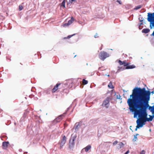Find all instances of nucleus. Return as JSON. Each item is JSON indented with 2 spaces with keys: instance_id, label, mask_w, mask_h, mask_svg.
I'll return each instance as SVG.
<instances>
[{
  "instance_id": "obj_1",
  "label": "nucleus",
  "mask_w": 154,
  "mask_h": 154,
  "mask_svg": "<svg viewBox=\"0 0 154 154\" xmlns=\"http://www.w3.org/2000/svg\"><path fill=\"white\" fill-rule=\"evenodd\" d=\"M150 92L146 90L145 88L136 87L132 90V94L127 100L129 107L146 110L150 106Z\"/></svg>"
},
{
  "instance_id": "obj_2",
  "label": "nucleus",
  "mask_w": 154,
  "mask_h": 154,
  "mask_svg": "<svg viewBox=\"0 0 154 154\" xmlns=\"http://www.w3.org/2000/svg\"><path fill=\"white\" fill-rule=\"evenodd\" d=\"M129 109L130 112L133 113L134 118L137 117L138 116L140 120L143 119H146V118H147L148 114L146 110L135 108L132 106L129 107Z\"/></svg>"
},
{
  "instance_id": "obj_3",
  "label": "nucleus",
  "mask_w": 154,
  "mask_h": 154,
  "mask_svg": "<svg viewBox=\"0 0 154 154\" xmlns=\"http://www.w3.org/2000/svg\"><path fill=\"white\" fill-rule=\"evenodd\" d=\"M125 62V61H122L120 60L118 61V63L119 64L121 65H123V66L120 67H118L119 68L117 72H118L119 71H122L125 69H133L135 67L134 65H129L128 63H126Z\"/></svg>"
},
{
  "instance_id": "obj_4",
  "label": "nucleus",
  "mask_w": 154,
  "mask_h": 154,
  "mask_svg": "<svg viewBox=\"0 0 154 154\" xmlns=\"http://www.w3.org/2000/svg\"><path fill=\"white\" fill-rule=\"evenodd\" d=\"M77 137L76 134H72L69 141V148L70 149L73 148L75 145L74 141Z\"/></svg>"
},
{
  "instance_id": "obj_5",
  "label": "nucleus",
  "mask_w": 154,
  "mask_h": 154,
  "mask_svg": "<svg viewBox=\"0 0 154 154\" xmlns=\"http://www.w3.org/2000/svg\"><path fill=\"white\" fill-rule=\"evenodd\" d=\"M109 57V54L104 51H101L99 54V58L102 60H104L106 58Z\"/></svg>"
},
{
  "instance_id": "obj_6",
  "label": "nucleus",
  "mask_w": 154,
  "mask_h": 154,
  "mask_svg": "<svg viewBox=\"0 0 154 154\" xmlns=\"http://www.w3.org/2000/svg\"><path fill=\"white\" fill-rule=\"evenodd\" d=\"M111 99H112V98L111 97H107L105 100L103 101L102 106L106 108H108L109 106V101Z\"/></svg>"
},
{
  "instance_id": "obj_7",
  "label": "nucleus",
  "mask_w": 154,
  "mask_h": 154,
  "mask_svg": "<svg viewBox=\"0 0 154 154\" xmlns=\"http://www.w3.org/2000/svg\"><path fill=\"white\" fill-rule=\"evenodd\" d=\"M82 125V123L81 122H77L76 123L74 127V129L75 130V131L76 132L78 131L79 129L80 128Z\"/></svg>"
},
{
  "instance_id": "obj_8",
  "label": "nucleus",
  "mask_w": 154,
  "mask_h": 154,
  "mask_svg": "<svg viewBox=\"0 0 154 154\" xmlns=\"http://www.w3.org/2000/svg\"><path fill=\"white\" fill-rule=\"evenodd\" d=\"M74 18L72 17L71 18V19L68 21V23H66L63 24V26H67L70 25L73 23L74 21Z\"/></svg>"
},
{
  "instance_id": "obj_9",
  "label": "nucleus",
  "mask_w": 154,
  "mask_h": 154,
  "mask_svg": "<svg viewBox=\"0 0 154 154\" xmlns=\"http://www.w3.org/2000/svg\"><path fill=\"white\" fill-rule=\"evenodd\" d=\"M9 144L8 142L4 141L2 143V146L3 148L4 149H6L8 146V145Z\"/></svg>"
},
{
  "instance_id": "obj_10",
  "label": "nucleus",
  "mask_w": 154,
  "mask_h": 154,
  "mask_svg": "<svg viewBox=\"0 0 154 154\" xmlns=\"http://www.w3.org/2000/svg\"><path fill=\"white\" fill-rule=\"evenodd\" d=\"M152 115L151 116L150 115H149V116L150 118H146V120L145 121V122H150L151 121L153 120V118H154V113H152Z\"/></svg>"
},
{
  "instance_id": "obj_11",
  "label": "nucleus",
  "mask_w": 154,
  "mask_h": 154,
  "mask_svg": "<svg viewBox=\"0 0 154 154\" xmlns=\"http://www.w3.org/2000/svg\"><path fill=\"white\" fill-rule=\"evenodd\" d=\"M63 116V115H61L59 116L58 117L56 118L55 120V122H60L61 120H62V117Z\"/></svg>"
},
{
  "instance_id": "obj_12",
  "label": "nucleus",
  "mask_w": 154,
  "mask_h": 154,
  "mask_svg": "<svg viewBox=\"0 0 154 154\" xmlns=\"http://www.w3.org/2000/svg\"><path fill=\"white\" fill-rule=\"evenodd\" d=\"M60 83H57L56 86H55L52 89V92H54L55 91L57 90L58 89V88L59 86L60 85Z\"/></svg>"
},
{
  "instance_id": "obj_13",
  "label": "nucleus",
  "mask_w": 154,
  "mask_h": 154,
  "mask_svg": "<svg viewBox=\"0 0 154 154\" xmlns=\"http://www.w3.org/2000/svg\"><path fill=\"white\" fill-rule=\"evenodd\" d=\"M66 137L65 136H64L63 138L61 139V143L62 144V145H64L66 141Z\"/></svg>"
},
{
  "instance_id": "obj_14",
  "label": "nucleus",
  "mask_w": 154,
  "mask_h": 154,
  "mask_svg": "<svg viewBox=\"0 0 154 154\" xmlns=\"http://www.w3.org/2000/svg\"><path fill=\"white\" fill-rule=\"evenodd\" d=\"M149 31V29L148 28L144 29L142 30V32L146 34L148 33Z\"/></svg>"
},
{
  "instance_id": "obj_15",
  "label": "nucleus",
  "mask_w": 154,
  "mask_h": 154,
  "mask_svg": "<svg viewBox=\"0 0 154 154\" xmlns=\"http://www.w3.org/2000/svg\"><path fill=\"white\" fill-rule=\"evenodd\" d=\"M119 146H118V148L119 149H121L124 146V144L122 142H121L119 143V144L118 145Z\"/></svg>"
},
{
  "instance_id": "obj_16",
  "label": "nucleus",
  "mask_w": 154,
  "mask_h": 154,
  "mask_svg": "<svg viewBox=\"0 0 154 154\" xmlns=\"http://www.w3.org/2000/svg\"><path fill=\"white\" fill-rule=\"evenodd\" d=\"M141 120H140V119L139 121L137 119L136 121L137 124H138L140 128L142 127L143 126L141 123Z\"/></svg>"
},
{
  "instance_id": "obj_17",
  "label": "nucleus",
  "mask_w": 154,
  "mask_h": 154,
  "mask_svg": "<svg viewBox=\"0 0 154 154\" xmlns=\"http://www.w3.org/2000/svg\"><path fill=\"white\" fill-rule=\"evenodd\" d=\"M91 148V145H88L85 148V151L87 152Z\"/></svg>"
},
{
  "instance_id": "obj_18",
  "label": "nucleus",
  "mask_w": 154,
  "mask_h": 154,
  "mask_svg": "<svg viewBox=\"0 0 154 154\" xmlns=\"http://www.w3.org/2000/svg\"><path fill=\"white\" fill-rule=\"evenodd\" d=\"M108 87L110 88L113 89L114 88L113 85H112V83L111 82H110L109 85H108Z\"/></svg>"
},
{
  "instance_id": "obj_19",
  "label": "nucleus",
  "mask_w": 154,
  "mask_h": 154,
  "mask_svg": "<svg viewBox=\"0 0 154 154\" xmlns=\"http://www.w3.org/2000/svg\"><path fill=\"white\" fill-rule=\"evenodd\" d=\"M82 83L84 85H86L88 84V81L85 79H83L82 80Z\"/></svg>"
},
{
  "instance_id": "obj_20",
  "label": "nucleus",
  "mask_w": 154,
  "mask_h": 154,
  "mask_svg": "<svg viewBox=\"0 0 154 154\" xmlns=\"http://www.w3.org/2000/svg\"><path fill=\"white\" fill-rule=\"evenodd\" d=\"M65 0H63L61 4V6L63 7L64 8H65Z\"/></svg>"
},
{
  "instance_id": "obj_21",
  "label": "nucleus",
  "mask_w": 154,
  "mask_h": 154,
  "mask_svg": "<svg viewBox=\"0 0 154 154\" xmlns=\"http://www.w3.org/2000/svg\"><path fill=\"white\" fill-rule=\"evenodd\" d=\"M142 7V6L140 5H139L138 6H137L135 7V8H134V9L135 10H137L140 8H141Z\"/></svg>"
},
{
  "instance_id": "obj_22",
  "label": "nucleus",
  "mask_w": 154,
  "mask_h": 154,
  "mask_svg": "<svg viewBox=\"0 0 154 154\" xmlns=\"http://www.w3.org/2000/svg\"><path fill=\"white\" fill-rule=\"evenodd\" d=\"M145 120H146L145 119H143V120H141V123H142L143 126L144 125H145V122H145Z\"/></svg>"
},
{
  "instance_id": "obj_23",
  "label": "nucleus",
  "mask_w": 154,
  "mask_h": 154,
  "mask_svg": "<svg viewBox=\"0 0 154 154\" xmlns=\"http://www.w3.org/2000/svg\"><path fill=\"white\" fill-rule=\"evenodd\" d=\"M137 139V137L136 136L134 135V138L133 140V141L134 142L136 141V140Z\"/></svg>"
},
{
  "instance_id": "obj_24",
  "label": "nucleus",
  "mask_w": 154,
  "mask_h": 154,
  "mask_svg": "<svg viewBox=\"0 0 154 154\" xmlns=\"http://www.w3.org/2000/svg\"><path fill=\"white\" fill-rule=\"evenodd\" d=\"M75 35V34H73L72 35H68L67 37H66V38H71L72 36H73L74 35Z\"/></svg>"
},
{
  "instance_id": "obj_25",
  "label": "nucleus",
  "mask_w": 154,
  "mask_h": 154,
  "mask_svg": "<svg viewBox=\"0 0 154 154\" xmlns=\"http://www.w3.org/2000/svg\"><path fill=\"white\" fill-rule=\"evenodd\" d=\"M23 9V7L22 5H19V9L20 11Z\"/></svg>"
},
{
  "instance_id": "obj_26",
  "label": "nucleus",
  "mask_w": 154,
  "mask_h": 154,
  "mask_svg": "<svg viewBox=\"0 0 154 154\" xmlns=\"http://www.w3.org/2000/svg\"><path fill=\"white\" fill-rule=\"evenodd\" d=\"M118 143V141L117 140L115 141L113 143L114 145H116Z\"/></svg>"
},
{
  "instance_id": "obj_27",
  "label": "nucleus",
  "mask_w": 154,
  "mask_h": 154,
  "mask_svg": "<svg viewBox=\"0 0 154 154\" xmlns=\"http://www.w3.org/2000/svg\"><path fill=\"white\" fill-rule=\"evenodd\" d=\"M143 23H141L139 24V29H142V28H140V26H141V25H143Z\"/></svg>"
},
{
  "instance_id": "obj_28",
  "label": "nucleus",
  "mask_w": 154,
  "mask_h": 154,
  "mask_svg": "<svg viewBox=\"0 0 154 154\" xmlns=\"http://www.w3.org/2000/svg\"><path fill=\"white\" fill-rule=\"evenodd\" d=\"M116 97L117 99H119L120 98L121 96L119 94V95H117L116 96Z\"/></svg>"
},
{
  "instance_id": "obj_29",
  "label": "nucleus",
  "mask_w": 154,
  "mask_h": 154,
  "mask_svg": "<svg viewBox=\"0 0 154 154\" xmlns=\"http://www.w3.org/2000/svg\"><path fill=\"white\" fill-rule=\"evenodd\" d=\"M117 2H118L119 4L121 5L122 4V2H121V0H117Z\"/></svg>"
},
{
  "instance_id": "obj_30",
  "label": "nucleus",
  "mask_w": 154,
  "mask_h": 154,
  "mask_svg": "<svg viewBox=\"0 0 154 154\" xmlns=\"http://www.w3.org/2000/svg\"><path fill=\"white\" fill-rule=\"evenodd\" d=\"M140 154H145V151L144 150H143L140 153Z\"/></svg>"
},
{
  "instance_id": "obj_31",
  "label": "nucleus",
  "mask_w": 154,
  "mask_h": 154,
  "mask_svg": "<svg viewBox=\"0 0 154 154\" xmlns=\"http://www.w3.org/2000/svg\"><path fill=\"white\" fill-rule=\"evenodd\" d=\"M64 145H63L62 146V144L61 143H60V149H61L62 148V147Z\"/></svg>"
},
{
  "instance_id": "obj_32",
  "label": "nucleus",
  "mask_w": 154,
  "mask_h": 154,
  "mask_svg": "<svg viewBox=\"0 0 154 154\" xmlns=\"http://www.w3.org/2000/svg\"><path fill=\"white\" fill-rule=\"evenodd\" d=\"M94 37L95 38H97L99 36H97V33H96V34L94 35Z\"/></svg>"
},
{
  "instance_id": "obj_33",
  "label": "nucleus",
  "mask_w": 154,
  "mask_h": 154,
  "mask_svg": "<svg viewBox=\"0 0 154 154\" xmlns=\"http://www.w3.org/2000/svg\"><path fill=\"white\" fill-rule=\"evenodd\" d=\"M137 125L136 126V127L137 128H140V126H139L138 124H137Z\"/></svg>"
},
{
  "instance_id": "obj_34",
  "label": "nucleus",
  "mask_w": 154,
  "mask_h": 154,
  "mask_svg": "<svg viewBox=\"0 0 154 154\" xmlns=\"http://www.w3.org/2000/svg\"><path fill=\"white\" fill-rule=\"evenodd\" d=\"M129 150H128L127 152H126L124 154H128V153L129 152Z\"/></svg>"
},
{
  "instance_id": "obj_35",
  "label": "nucleus",
  "mask_w": 154,
  "mask_h": 154,
  "mask_svg": "<svg viewBox=\"0 0 154 154\" xmlns=\"http://www.w3.org/2000/svg\"><path fill=\"white\" fill-rule=\"evenodd\" d=\"M71 1V3H72V2L75 1L76 0H69L70 2Z\"/></svg>"
},
{
  "instance_id": "obj_36",
  "label": "nucleus",
  "mask_w": 154,
  "mask_h": 154,
  "mask_svg": "<svg viewBox=\"0 0 154 154\" xmlns=\"http://www.w3.org/2000/svg\"><path fill=\"white\" fill-rule=\"evenodd\" d=\"M141 19H142V20H140V22L142 23L143 21V17H142Z\"/></svg>"
},
{
  "instance_id": "obj_37",
  "label": "nucleus",
  "mask_w": 154,
  "mask_h": 154,
  "mask_svg": "<svg viewBox=\"0 0 154 154\" xmlns=\"http://www.w3.org/2000/svg\"><path fill=\"white\" fill-rule=\"evenodd\" d=\"M152 93V94H154V90L152 92H150V94Z\"/></svg>"
},
{
  "instance_id": "obj_38",
  "label": "nucleus",
  "mask_w": 154,
  "mask_h": 154,
  "mask_svg": "<svg viewBox=\"0 0 154 154\" xmlns=\"http://www.w3.org/2000/svg\"><path fill=\"white\" fill-rule=\"evenodd\" d=\"M139 134H137L135 135H134L135 136H137Z\"/></svg>"
},
{
  "instance_id": "obj_39",
  "label": "nucleus",
  "mask_w": 154,
  "mask_h": 154,
  "mask_svg": "<svg viewBox=\"0 0 154 154\" xmlns=\"http://www.w3.org/2000/svg\"><path fill=\"white\" fill-rule=\"evenodd\" d=\"M123 91L124 92H127V91H125V90H123Z\"/></svg>"
},
{
  "instance_id": "obj_40",
  "label": "nucleus",
  "mask_w": 154,
  "mask_h": 154,
  "mask_svg": "<svg viewBox=\"0 0 154 154\" xmlns=\"http://www.w3.org/2000/svg\"><path fill=\"white\" fill-rule=\"evenodd\" d=\"M137 128H136L135 129V131H136L137 130Z\"/></svg>"
},
{
  "instance_id": "obj_41",
  "label": "nucleus",
  "mask_w": 154,
  "mask_h": 154,
  "mask_svg": "<svg viewBox=\"0 0 154 154\" xmlns=\"http://www.w3.org/2000/svg\"><path fill=\"white\" fill-rule=\"evenodd\" d=\"M19 151H21V149H19Z\"/></svg>"
},
{
  "instance_id": "obj_42",
  "label": "nucleus",
  "mask_w": 154,
  "mask_h": 154,
  "mask_svg": "<svg viewBox=\"0 0 154 154\" xmlns=\"http://www.w3.org/2000/svg\"><path fill=\"white\" fill-rule=\"evenodd\" d=\"M69 109V108H68L67 109V110L68 111Z\"/></svg>"
},
{
  "instance_id": "obj_43",
  "label": "nucleus",
  "mask_w": 154,
  "mask_h": 154,
  "mask_svg": "<svg viewBox=\"0 0 154 154\" xmlns=\"http://www.w3.org/2000/svg\"><path fill=\"white\" fill-rule=\"evenodd\" d=\"M131 126H130V129H131V130H132L131 129Z\"/></svg>"
},
{
  "instance_id": "obj_44",
  "label": "nucleus",
  "mask_w": 154,
  "mask_h": 154,
  "mask_svg": "<svg viewBox=\"0 0 154 154\" xmlns=\"http://www.w3.org/2000/svg\"><path fill=\"white\" fill-rule=\"evenodd\" d=\"M107 76L108 77H109V75H107Z\"/></svg>"
},
{
  "instance_id": "obj_45",
  "label": "nucleus",
  "mask_w": 154,
  "mask_h": 154,
  "mask_svg": "<svg viewBox=\"0 0 154 154\" xmlns=\"http://www.w3.org/2000/svg\"><path fill=\"white\" fill-rule=\"evenodd\" d=\"M66 113V112H64V113H63V114H65Z\"/></svg>"
},
{
  "instance_id": "obj_46",
  "label": "nucleus",
  "mask_w": 154,
  "mask_h": 154,
  "mask_svg": "<svg viewBox=\"0 0 154 154\" xmlns=\"http://www.w3.org/2000/svg\"><path fill=\"white\" fill-rule=\"evenodd\" d=\"M25 153H27V152H25V153H24V154H25Z\"/></svg>"
},
{
  "instance_id": "obj_47",
  "label": "nucleus",
  "mask_w": 154,
  "mask_h": 154,
  "mask_svg": "<svg viewBox=\"0 0 154 154\" xmlns=\"http://www.w3.org/2000/svg\"><path fill=\"white\" fill-rule=\"evenodd\" d=\"M76 55H75L74 57H75L76 56Z\"/></svg>"
},
{
  "instance_id": "obj_48",
  "label": "nucleus",
  "mask_w": 154,
  "mask_h": 154,
  "mask_svg": "<svg viewBox=\"0 0 154 154\" xmlns=\"http://www.w3.org/2000/svg\"><path fill=\"white\" fill-rule=\"evenodd\" d=\"M105 75H107L106 74Z\"/></svg>"
}]
</instances>
